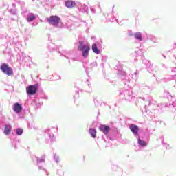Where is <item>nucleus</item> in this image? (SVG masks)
<instances>
[{"label":"nucleus","mask_w":176,"mask_h":176,"mask_svg":"<svg viewBox=\"0 0 176 176\" xmlns=\"http://www.w3.org/2000/svg\"><path fill=\"white\" fill-rule=\"evenodd\" d=\"M23 129H20V128H18L16 129V135H21L23 134Z\"/></svg>","instance_id":"19"},{"label":"nucleus","mask_w":176,"mask_h":176,"mask_svg":"<svg viewBox=\"0 0 176 176\" xmlns=\"http://www.w3.org/2000/svg\"><path fill=\"white\" fill-rule=\"evenodd\" d=\"M12 111L19 115V113H21L23 111V106L19 102L14 103L12 106Z\"/></svg>","instance_id":"4"},{"label":"nucleus","mask_w":176,"mask_h":176,"mask_svg":"<svg viewBox=\"0 0 176 176\" xmlns=\"http://www.w3.org/2000/svg\"><path fill=\"white\" fill-rule=\"evenodd\" d=\"M48 135L52 141H53V139L54 138V135L52 133V131H48Z\"/></svg>","instance_id":"20"},{"label":"nucleus","mask_w":176,"mask_h":176,"mask_svg":"<svg viewBox=\"0 0 176 176\" xmlns=\"http://www.w3.org/2000/svg\"><path fill=\"white\" fill-rule=\"evenodd\" d=\"M11 131H12V125H10V124L6 125L5 129H4V134L6 135H9V134H10Z\"/></svg>","instance_id":"12"},{"label":"nucleus","mask_w":176,"mask_h":176,"mask_svg":"<svg viewBox=\"0 0 176 176\" xmlns=\"http://www.w3.org/2000/svg\"><path fill=\"white\" fill-rule=\"evenodd\" d=\"M46 160V155H43L40 158H36L37 166L41 165V163H45Z\"/></svg>","instance_id":"13"},{"label":"nucleus","mask_w":176,"mask_h":176,"mask_svg":"<svg viewBox=\"0 0 176 176\" xmlns=\"http://www.w3.org/2000/svg\"><path fill=\"white\" fill-rule=\"evenodd\" d=\"M47 21L50 25L56 27V28H63L64 27V24L61 22V18L58 16H51L47 18Z\"/></svg>","instance_id":"1"},{"label":"nucleus","mask_w":176,"mask_h":176,"mask_svg":"<svg viewBox=\"0 0 176 176\" xmlns=\"http://www.w3.org/2000/svg\"><path fill=\"white\" fill-rule=\"evenodd\" d=\"M91 39H95V37H94V36H92V37H91Z\"/></svg>","instance_id":"32"},{"label":"nucleus","mask_w":176,"mask_h":176,"mask_svg":"<svg viewBox=\"0 0 176 176\" xmlns=\"http://www.w3.org/2000/svg\"><path fill=\"white\" fill-rule=\"evenodd\" d=\"M135 76H137V75H138V74L137 72H135Z\"/></svg>","instance_id":"31"},{"label":"nucleus","mask_w":176,"mask_h":176,"mask_svg":"<svg viewBox=\"0 0 176 176\" xmlns=\"http://www.w3.org/2000/svg\"><path fill=\"white\" fill-rule=\"evenodd\" d=\"M118 75H121V76H125L126 72H118Z\"/></svg>","instance_id":"24"},{"label":"nucleus","mask_w":176,"mask_h":176,"mask_svg":"<svg viewBox=\"0 0 176 176\" xmlns=\"http://www.w3.org/2000/svg\"><path fill=\"white\" fill-rule=\"evenodd\" d=\"M130 130L132 131L133 134H134L135 137L140 136V134L138 133V131H140V128H138V126L135 124H131L129 126Z\"/></svg>","instance_id":"6"},{"label":"nucleus","mask_w":176,"mask_h":176,"mask_svg":"<svg viewBox=\"0 0 176 176\" xmlns=\"http://www.w3.org/2000/svg\"><path fill=\"white\" fill-rule=\"evenodd\" d=\"M10 12L12 13V14H16V10H10Z\"/></svg>","instance_id":"26"},{"label":"nucleus","mask_w":176,"mask_h":176,"mask_svg":"<svg viewBox=\"0 0 176 176\" xmlns=\"http://www.w3.org/2000/svg\"><path fill=\"white\" fill-rule=\"evenodd\" d=\"M124 96L125 100H130L131 97V92L129 90H125L121 94Z\"/></svg>","instance_id":"11"},{"label":"nucleus","mask_w":176,"mask_h":176,"mask_svg":"<svg viewBox=\"0 0 176 176\" xmlns=\"http://www.w3.org/2000/svg\"><path fill=\"white\" fill-rule=\"evenodd\" d=\"M172 72H176V67L172 68Z\"/></svg>","instance_id":"28"},{"label":"nucleus","mask_w":176,"mask_h":176,"mask_svg":"<svg viewBox=\"0 0 176 176\" xmlns=\"http://www.w3.org/2000/svg\"><path fill=\"white\" fill-rule=\"evenodd\" d=\"M84 24L85 26H87V23H86V21H84Z\"/></svg>","instance_id":"30"},{"label":"nucleus","mask_w":176,"mask_h":176,"mask_svg":"<svg viewBox=\"0 0 176 176\" xmlns=\"http://www.w3.org/2000/svg\"><path fill=\"white\" fill-rule=\"evenodd\" d=\"M158 107H160V108H162V107H164V104H159Z\"/></svg>","instance_id":"29"},{"label":"nucleus","mask_w":176,"mask_h":176,"mask_svg":"<svg viewBox=\"0 0 176 176\" xmlns=\"http://www.w3.org/2000/svg\"><path fill=\"white\" fill-rule=\"evenodd\" d=\"M78 50L82 52L84 58H87L89 56V52H90V45L85 44L83 41H79Z\"/></svg>","instance_id":"2"},{"label":"nucleus","mask_w":176,"mask_h":176,"mask_svg":"<svg viewBox=\"0 0 176 176\" xmlns=\"http://www.w3.org/2000/svg\"><path fill=\"white\" fill-rule=\"evenodd\" d=\"M54 159L56 163H58L60 162V158L58 157V155H57L56 154L54 155Z\"/></svg>","instance_id":"21"},{"label":"nucleus","mask_w":176,"mask_h":176,"mask_svg":"<svg viewBox=\"0 0 176 176\" xmlns=\"http://www.w3.org/2000/svg\"><path fill=\"white\" fill-rule=\"evenodd\" d=\"M38 170H40V171L45 173V175H49V172L46 170V169L45 168V167H43V166L38 165Z\"/></svg>","instance_id":"17"},{"label":"nucleus","mask_w":176,"mask_h":176,"mask_svg":"<svg viewBox=\"0 0 176 176\" xmlns=\"http://www.w3.org/2000/svg\"><path fill=\"white\" fill-rule=\"evenodd\" d=\"M38 90V87L36 85H30L26 88V91L28 94H35L36 93V91Z\"/></svg>","instance_id":"5"},{"label":"nucleus","mask_w":176,"mask_h":176,"mask_svg":"<svg viewBox=\"0 0 176 176\" xmlns=\"http://www.w3.org/2000/svg\"><path fill=\"white\" fill-rule=\"evenodd\" d=\"M75 5H76V3H75V1H72L71 0H68L65 2V6H67V8H69V9H71L72 8H75Z\"/></svg>","instance_id":"10"},{"label":"nucleus","mask_w":176,"mask_h":176,"mask_svg":"<svg viewBox=\"0 0 176 176\" xmlns=\"http://www.w3.org/2000/svg\"><path fill=\"white\" fill-rule=\"evenodd\" d=\"M43 102H36V108H39V107H41V105H43Z\"/></svg>","instance_id":"25"},{"label":"nucleus","mask_w":176,"mask_h":176,"mask_svg":"<svg viewBox=\"0 0 176 176\" xmlns=\"http://www.w3.org/2000/svg\"><path fill=\"white\" fill-rule=\"evenodd\" d=\"M167 98H168V100H173V96H171V94L168 92H166L165 93Z\"/></svg>","instance_id":"22"},{"label":"nucleus","mask_w":176,"mask_h":176,"mask_svg":"<svg viewBox=\"0 0 176 176\" xmlns=\"http://www.w3.org/2000/svg\"><path fill=\"white\" fill-rule=\"evenodd\" d=\"M89 133L91 137H92V138H96L97 137V131L96 129H89Z\"/></svg>","instance_id":"14"},{"label":"nucleus","mask_w":176,"mask_h":176,"mask_svg":"<svg viewBox=\"0 0 176 176\" xmlns=\"http://www.w3.org/2000/svg\"><path fill=\"white\" fill-rule=\"evenodd\" d=\"M0 69L3 74H5L8 76H12V75H13V69L9 67V65L6 63H2Z\"/></svg>","instance_id":"3"},{"label":"nucleus","mask_w":176,"mask_h":176,"mask_svg":"<svg viewBox=\"0 0 176 176\" xmlns=\"http://www.w3.org/2000/svg\"><path fill=\"white\" fill-rule=\"evenodd\" d=\"M144 63H146V64H147V67H149V65H151V63H149V60H144Z\"/></svg>","instance_id":"27"},{"label":"nucleus","mask_w":176,"mask_h":176,"mask_svg":"<svg viewBox=\"0 0 176 176\" xmlns=\"http://www.w3.org/2000/svg\"><path fill=\"white\" fill-rule=\"evenodd\" d=\"M99 129L100 131L104 133L105 135H107V134L109 133V131L111 130V128L107 125H100Z\"/></svg>","instance_id":"8"},{"label":"nucleus","mask_w":176,"mask_h":176,"mask_svg":"<svg viewBox=\"0 0 176 176\" xmlns=\"http://www.w3.org/2000/svg\"><path fill=\"white\" fill-rule=\"evenodd\" d=\"M88 10H89V7H87V6L86 5H82L81 8H80V10H81L84 13H86V12H87Z\"/></svg>","instance_id":"18"},{"label":"nucleus","mask_w":176,"mask_h":176,"mask_svg":"<svg viewBox=\"0 0 176 176\" xmlns=\"http://www.w3.org/2000/svg\"><path fill=\"white\" fill-rule=\"evenodd\" d=\"M91 68H93V67H97V62H93L89 65Z\"/></svg>","instance_id":"23"},{"label":"nucleus","mask_w":176,"mask_h":176,"mask_svg":"<svg viewBox=\"0 0 176 176\" xmlns=\"http://www.w3.org/2000/svg\"><path fill=\"white\" fill-rule=\"evenodd\" d=\"M133 36L135 38V39H136V41H139V42H141V41H143V38H142V33L140 32H136L134 34Z\"/></svg>","instance_id":"9"},{"label":"nucleus","mask_w":176,"mask_h":176,"mask_svg":"<svg viewBox=\"0 0 176 176\" xmlns=\"http://www.w3.org/2000/svg\"><path fill=\"white\" fill-rule=\"evenodd\" d=\"M61 176H63V173H62V175Z\"/></svg>","instance_id":"34"},{"label":"nucleus","mask_w":176,"mask_h":176,"mask_svg":"<svg viewBox=\"0 0 176 176\" xmlns=\"http://www.w3.org/2000/svg\"><path fill=\"white\" fill-rule=\"evenodd\" d=\"M136 138H137L138 144L139 146H141L142 148H145V146H148V143L145 142V140H144L140 136H137Z\"/></svg>","instance_id":"7"},{"label":"nucleus","mask_w":176,"mask_h":176,"mask_svg":"<svg viewBox=\"0 0 176 176\" xmlns=\"http://www.w3.org/2000/svg\"><path fill=\"white\" fill-rule=\"evenodd\" d=\"M176 77V75L175 76H173V78H175Z\"/></svg>","instance_id":"33"},{"label":"nucleus","mask_w":176,"mask_h":176,"mask_svg":"<svg viewBox=\"0 0 176 176\" xmlns=\"http://www.w3.org/2000/svg\"><path fill=\"white\" fill-rule=\"evenodd\" d=\"M92 50L94 53H96V54H100V50H98V47H97L96 44L92 45Z\"/></svg>","instance_id":"16"},{"label":"nucleus","mask_w":176,"mask_h":176,"mask_svg":"<svg viewBox=\"0 0 176 176\" xmlns=\"http://www.w3.org/2000/svg\"><path fill=\"white\" fill-rule=\"evenodd\" d=\"M26 20L28 23H31V21H34V20H35V16L34 14H29L27 16Z\"/></svg>","instance_id":"15"}]
</instances>
